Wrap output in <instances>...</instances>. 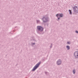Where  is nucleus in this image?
<instances>
[{"label": "nucleus", "instance_id": "obj_1", "mask_svg": "<svg viewBox=\"0 0 78 78\" xmlns=\"http://www.w3.org/2000/svg\"><path fill=\"white\" fill-rule=\"evenodd\" d=\"M73 10L74 14H77L78 13V7L77 6H74L73 7Z\"/></svg>", "mask_w": 78, "mask_h": 78}, {"label": "nucleus", "instance_id": "obj_2", "mask_svg": "<svg viewBox=\"0 0 78 78\" xmlns=\"http://www.w3.org/2000/svg\"><path fill=\"white\" fill-rule=\"evenodd\" d=\"M41 64V62H40L39 63H38L35 66L33 67L32 71H35L39 67V66Z\"/></svg>", "mask_w": 78, "mask_h": 78}, {"label": "nucleus", "instance_id": "obj_3", "mask_svg": "<svg viewBox=\"0 0 78 78\" xmlns=\"http://www.w3.org/2000/svg\"><path fill=\"white\" fill-rule=\"evenodd\" d=\"M37 28L40 32H42L44 31V28L41 26H37Z\"/></svg>", "mask_w": 78, "mask_h": 78}, {"label": "nucleus", "instance_id": "obj_4", "mask_svg": "<svg viewBox=\"0 0 78 78\" xmlns=\"http://www.w3.org/2000/svg\"><path fill=\"white\" fill-rule=\"evenodd\" d=\"M48 17L47 16H44L42 18V20L43 22L44 23H45L46 22H47L48 20Z\"/></svg>", "mask_w": 78, "mask_h": 78}, {"label": "nucleus", "instance_id": "obj_5", "mask_svg": "<svg viewBox=\"0 0 78 78\" xmlns=\"http://www.w3.org/2000/svg\"><path fill=\"white\" fill-rule=\"evenodd\" d=\"M62 63V60L60 59H59L57 61L56 64L58 65V66H60V65H61Z\"/></svg>", "mask_w": 78, "mask_h": 78}, {"label": "nucleus", "instance_id": "obj_6", "mask_svg": "<svg viewBox=\"0 0 78 78\" xmlns=\"http://www.w3.org/2000/svg\"><path fill=\"white\" fill-rule=\"evenodd\" d=\"M74 56L76 59L78 58V51H76L74 52Z\"/></svg>", "mask_w": 78, "mask_h": 78}, {"label": "nucleus", "instance_id": "obj_7", "mask_svg": "<svg viewBox=\"0 0 78 78\" xmlns=\"http://www.w3.org/2000/svg\"><path fill=\"white\" fill-rule=\"evenodd\" d=\"M56 17H64V15L62 13H58L56 15Z\"/></svg>", "mask_w": 78, "mask_h": 78}, {"label": "nucleus", "instance_id": "obj_8", "mask_svg": "<svg viewBox=\"0 0 78 78\" xmlns=\"http://www.w3.org/2000/svg\"><path fill=\"white\" fill-rule=\"evenodd\" d=\"M66 48L67 50H70V46L69 45H67L66 46Z\"/></svg>", "mask_w": 78, "mask_h": 78}, {"label": "nucleus", "instance_id": "obj_9", "mask_svg": "<svg viewBox=\"0 0 78 78\" xmlns=\"http://www.w3.org/2000/svg\"><path fill=\"white\" fill-rule=\"evenodd\" d=\"M69 14L70 15H72V10H69Z\"/></svg>", "mask_w": 78, "mask_h": 78}, {"label": "nucleus", "instance_id": "obj_10", "mask_svg": "<svg viewBox=\"0 0 78 78\" xmlns=\"http://www.w3.org/2000/svg\"><path fill=\"white\" fill-rule=\"evenodd\" d=\"M31 44H32L31 45H32V47H33V46H34V45H35V44H36V43H33V42H32Z\"/></svg>", "mask_w": 78, "mask_h": 78}, {"label": "nucleus", "instance_id": "obj_11", "mask_svg": "<svg viewBox=\"0 0 78 78\" xmlns=\"http://www.w3.org/2000/svg\"><path fill=\"white\" fill-rule=\"evenodd\" d=\"M57 17V19H58L57 20V21H59V19H60V18H61L60 17Z\"/></svg>", "mask_w": 78, "mask_h": 78}, {"label": "nucleus", "instance_id": "obj_12", "mask_svg": "<svg viewBox=\"0 0 78 78\" xmlns=\"http://www.w3.org/2000/svg\"><path fill=\"white\" fill-rule=\"evenodd\" d=\"M73 74H75V73H76V71H75V70L74 69L73 70Z\"/></svg>", "mask_w": 78, "mask_h": 78}, {"label": "nucleus", "instance_id": "obj_13", "mask_svg": "<svg viewBox=\"0 0 78 78\" xmlns=\"http://www.w3.org/2000/svg\"><path fill=\"white\" fill-rule=\"evenodd\" d=\"M52 46H53V45H52V44H51V46H50V48H52Z\"/></svg>", "mask_w": 78, "mask_h": 78}, {"label": "nucleus", "instance_id": "obj_14", "mask_svg": "<svg viewBox=\"0 0 78 78\" xmlns=\"http://www.w3.org/2000/svg\"><path fill=\"white\" fill-rule=\"evenodd\" d=\"M37 23H39V22H40V21L39 20H37Z\"/></svg>", "mask_w": 78, "mask_h": 78}, {"label": "nucleus", "instance_id": "obj_15", "mask_svg": "<svg viewBox=\"0 0 78 78\" xmlns=\"http://www.w3.org/2000/svg\"><path fill=\"white\" fill-rule=\"evenodd\" d=\"M42 61H45V59H44V58H43L42 59Z\"/></svg>", "mask_w": 78, "mask_h": 78}, {"label": "nucleus", "instance_id": "obj_16", "mask_svg": "<svg viewBox=\"0 0 78 78\" xmlns=\"http://www.w3.org/2000/svg\"><path fill=\"white\" fill-rule=\"evenodd\" d=\"M67 44H68L69 45H70V43L69 42H67Z\"/></svg>", "mask_w": 78, "mask_h": 78}, {"label": "nucleus", "instance_id": "obj_17", "mask_svg": "<svg viewBox=\"0 0 78 78\" xmlns=\"http://www.w3.org/2000/svg\"><path fill=\"white\" fill-rule=\"evenodd\" d=\"M45 72L46 75H47V73H48V72Z\"/></svg>", "mask_w": 78, "mask_h": 78}, {"label": "nucleus", "instance_id": "obj_18", "mask_svg": "<svg viewBox=\"0 0 78 78\" xmlns=\"http://www.w3.org/2000/svg\"><path fill=\"white\" fill-rule=\"evenodd\" d=\"M76 33H78V30H76Z\"/></svg>", "mask_w": 78, "mask_h": 78}, {"label": "nucleus", "instance_id": "obj_19", "mask_svg": "<svg viewBox=\"0 0 78 78\" xmlns=\"http://www.w3.org/2000/svg\"><path fill=\"white\" fill-rule=\"evenodd\" d=\"M73 6H75V5H73Z\"/></svg>", "mask_w": 78, "mask_h": 78}, {"label": "nucleus", "instance_id": "obj_20", "mask_svg": "<svg viewBox=\"0 0 78 78\" xmlns=\"http://www.w3.org/2000/svg\"><path fill=\"white\" fill-rule=\"evenodd\" d=\"M13 31L14 32V30Z\"/></svg>", "mask_w": 78, "mask_h": 78}]
</instances>
